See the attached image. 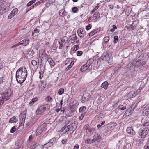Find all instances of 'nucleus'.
<instances>
[{"label":"nucleus","mask_w":149,"mask_h":149,"mask_svg":"<svg viewBox=\"0 0 149 149\" xmlns=\"http://www.w3.org/2000/svg\"><path fill=\"white\" fill-rule=\"evenodd\" d=\"M31 64L34 66L36 65H37V63L35 60H33L31 61Z\"/></svg>","instance_id":"obj_44"},{"label":"nucleus","mask_w":149,"mask_h":149,"mask_svg":"<svg viewBox=\"0 0 149 149\" xmlns=\"http://www.w3.org/2000/svg\"><path fill=\"white\" fill-rule=\"evenodd\" d=\"M51 99H52L51 97L49 96L47 97L46 98V100L48 101H49V102L51 100Z\"/></svg>","instance_id":"obj_54"},{"label":"nucleus","mask_w":149,"mask_h":149,"mask_svg":"<svg viewBox=\"0 0 149 149\" xmlns=\"http://www.w3.org/2000/svg\"><path fill=\"white\" fill-rule=\"evenodd\" d=\"M14 16V15H13V14H12L11 13L8 15V18L9 19H11Z\"/></svg>","instance_id":"obj_52"},{"label":"nucleus","mask_w":149,"mask_h":149,"mask_svg":"<svg viewBox=\"0 0 149 149\" xmlns=\"http://www.w3.org/2000/svg\"><path fill=\"white\" fill-rule=\"evenodd\" d=\"M86 107L85 106H82L79 109V111L80 112H82L86 110Z\"/></svg>","instance_id":"obj_30"},{"label":"nucleus","mask_w":149,"mask_h":149,"mask_svg":"<svg viewBox=\"0 0 149 149\" xmlns=\"http://www.w3.org/2000/svg\"><path fill=\"white\" fill-rule=\"evenodd\" d=\"M101 58L103 60L107 61L110 65H111L113 63V59L112 56L111 54H109L108 52H104Z\"/></svg>","instance_id":"obj_2"},{"label":"nucleus","mask_w":149,"mask_h":149,"mask_svg":"<svg viewBox=\"0 0 149 149\" xmlns=\"http://www.w3.org/2000/svg\"><path fill=\"white\" fill-rule=\"evenodd\" d=\"M45 87L44 86L41 85L39 86V89L40 91H42L43 90Z\"/></svg>","instance_id":"obj_53"},{"label":"nucleus","mask_w":149,"mask_h":149,"mask_svg":"<svg viewBox=\"0 0 149 149\" xmlns=\"http://www.w3.org/2000/svg\"><path fill=\"white\" fill-rule=\"evenodd\" d=\"M72 11L74 13H76L78 11V8L76 7H74L72 8Z\"/></svg>","instance_id":"obj_36"},{"label":"nucleus","mask_w":149,"mask_h":149,"mask_svg":"<svg viewBox=\"0 0 149 149\" xmlns=\"http://www.w3.org/2000/svg\"><path fill=\"white\" fill-rule=\"evenodd\" d=\"M100 17V14L98 12H96L93 15V18L94 20L96 21L99 19Z\"/></svg>","instance_id":"obj_13"},{"label":"nucleus","mask_w":149,"mask_h":149,"mask_svg":"<svg viewBox=\"0 0 149 149\" xmlns=\"http://www.w3.org/2000/svg\"><path fill=\"white\" fill-rule=\"evenodd\" d=\"M64 91V89L62 88H60L58 91V94L61 95L62 94Z\"/></svg>","instance_id":"obj_35"},{"label":"nucleus","mask_w":149,"mask_h":149,"mask_svg":"<svg viewBox=\"0 0 149 149\" xmlns=\"http://www.w3.org/2000/svg\"><path fill=\"white\" fill-rule=\"evenodd\" d=\"M77 38V37L76 34H73L69 37L67 42L68 43H73L75 42Z\"/></svg>","instance_id":"obj_8"},{"label":"nucleus","mask_w":149,"mask_h":149,"mask_svg":"<svg viewBox=\"0 0 149 149\" xmlns=\"http://www.w3.org/2000/svg\"><path fill=\"white\" fill-rule=\"evenodd\" d=\"M19 43L20 45H22L26 46L29 44V41L26 39H24L19 42Z\"/></svg>","instance_id":"obj_15"},{"label":"nucleus","mask_w":149,"mask_h":149,"mask_svg":"<svg viewBox=\"0 0 149 149\" xmlns=\"http://www.w3.org/2000/svg\"><path fill=\"white\" fill-rule=\"evenodd\" d=\"M109 124H107L105 125L104 126V127H107V129H106V131H109L110 130H111V128H110V126H109Z\"/></svg>","instance_id":"obj_46"},{"label":"nucleus","mask_w":149,"mask_h":149,"mask_svg":"<svg viewBox=\"0 0 149 149\" xmlns=\"http://www.w3.org/2000/svg\"><path fill=\"white\" fill-rule=\"evenodd\" d=\"M143 113L145 115H147L149 114V104L147 105L143 109Z\"/></svg>","instance_id":"obj_12"},{"label":"nucleus","mask_w":149,"mask_h":149,"mask_svg":"<svg viewBox=\"0 0 149 149\" xmlns=\"http://www.w3.org/2000/svg\"><path fill=\"white\" fill-rule=\"evenodd\" d=\"M79 48V45H76L73 47L72 49L73 51H76Z\"/></svg>","instance_id":"obj_38"},{"label":"nucleus","mask_w":149,"mask_h":149,"mask_svg":"<svg viewBox=\"0 0 149 149\" xmlns=\"http://www.w3.org/2000/svg\"><path fill=\"white\" fill-rule=\"evenodd\" d=\"M18 121L17 119H16L15 116H13L10 119L9 122L10 123H16Z\"/></svg>","instance_id":"obj_18"},{"label":"nucleus","mask_w":149,"mask_h":149,"mask_svg":"<svg viewBox=\"0 0 149 149\" xmlns=\"http://www.w3.org/2000/svg\"><path fill=\"white\" fill-rule=\"evenodd\" d=\"M126 131L128 134L131 135H134L135 134L134 131L131 127H128L126 129Z\"/></svg>","instance_id":"obj_10"},{"label":"nucleus","mask_w":149,"mask_h":149,"mask_svg":"<svg viewBox=\"0 0 149 149\" xmlns=\"http://www.w3.org/2000/svg\"><path fill=\"white\" fill-rule=\"evenodd\" d=\"M114 3L108 5L109 7L111 9L113 8Z\"/></svg>","instance_id":"obj_49"},{"label":"nucleus","mask_w":149,"mask_h":149,"mask_svg":"<svg viewBox=\"0 0 149 149\" xmlns=\"http://www.w3.org/2000/svg\"><path fill=\"white\" fill-rule=\"evenodd\" d=\"M118 108L119 109H120L121 110H123L125 109L126 108V106H123L121 104L118 106Z\"/></svg>","instance_id":"obj_31"},{"label":"nucleus","mask_w":149,"mask_h":149,"mask_svg":"<svg viewBox=\"0 0 149 149\" xmlns=\"http://www.w3.org/2000/svg\"><path fill=\"white\" fill-rule=\"evenodd\" d=\"M50 106L49 104H46L40 106L36 112V115H41L45 111H47L50 109Z\"/></svg>","instance_id":"obj_3"},{"label":"nucleus","mask_w":149,"mask_h":149,"mask_svg":"<svg viewBox=\"0 0 149 149\" xmlns=\"http://www.w3.org/2000/svg\"><path fill=\"white\" fill-rule=\"evenodd\" d=\"M75 123L72 124L71 126L70 125V131H73L75 130L76 128V126Z\"/></svg>","instance_id":"obj_21"},{"label":"nucleus","mask_w":149,"mask_h":149,"mask_svg":"<svg viewBox=\"0 0 149 149\" xmlns=\"http://www.w3.org/2000/svg\"><path fill=\"white\" fill-rule=\"evenodd\" d=\"M94 129L92 128L90 129L88 131V134L90 136L92 135L94 132Z\"/></svg>","instance_id":"obj_26"},{"label":"nucleus","mask_w":149,"mask_h":149,"mask_svg":"<svg viewBox=\"0 0 149 149\" xmlns=\"http://www.w3.org/2000/svg\"><path fill=\"white\" fill-rule=\"evenodd\" d=\"M100 139V134H95L93 136V139L94 141L95 142L96 141Z\"/></svg>","instance_id":"obj_19"},{"label":"nucleus","mask_w":149,"mask_h":149,"mask_svg":"<svg viewBox=\"0 0 149 149\" xmlns=\"http://www.w3.org/2000/svg\"><path fill=\"white\" fill-rule=\"evenodd\" d=\"M89 125H88V124H86V125H85L84 126V129H85V130H88L90 129L89 128Z\"/></svg>","instance_id":"obj_47"},{"label":"nucleus","mask_w":149,"mask_h":149,"mask_svg":"<svg viewBox=\"0 0 149 149\" xmlns=\"http://www.w3.org/2000/svg\"><path fill=\"white\" fill-rule=\"evenodd\" d=\"M4 66V63L2 62L1 59H0V69L3 68Z\"/></svg>","instance_id":"obj_40"},{"label":"nucleus","mask_w":149,"mask_h":149,"mask_svg":"<svg viewBox=\"0 0 149 149\" xmlns=\"http://www.w3.org/2000/svg\"><path fill=\"white\" fill-rule=\"evenodd\" d=\"M129 28V31H131L132 30H133L134 29V27L132 25L130 26Z\"/></svg>","instance_id":"obj_55"},{"label":"nucleus","mask_w":149,"mask_h":149,"mask_svg":"<svg viewBox=\"0 0 149 149\" xmlns=\"http://www.w3.org/2000/svg\"><path fill=\"white\" fill-rule=\"evenodd\" d=\"M79 148V145L78 144H76L74 146L73 149H78Z\"/></svg>","instance_id":"obj_56"},{"label":"nucleus","mask_w":149,"mask_h":149,"mask_svg":"<svg viewBox=\"0 0 149 149\" xmlns=\"http://www.w3.org/2000/svg\"><path fill=\"white\" fill-rule=\"evenodd\" d=\"M130 95H132V97L135 96L136 95V93H135L134 91H131L129 93Z\"/></svg>","instance_id":"obj_43"},{"label":"nucleus","mask_w":149,"mask_h":149,"mask_svg":"<svg viewBox=\"0 0 149 149\" xmlns=\"http://www.w3.org/2000/svg\"><path fill=\"white\" fill-rule=\"evenodd\" d=\"M39 30H38L37 28H35L34 31L32 32V35L33 36L34 34L35 33H39Z\"/></svg>","instance_id":"obj_34"},{"label":"nucleus","mask_w":149,"mask_h":149,"mask_svg":"<svg viewBox=\"0 0 149 149\" xmlns=\"http://www.w3.org/2000/svg\"><path fill=\"white\" fill-rule=\"evenodd\" d=\"M77 33L79 37L80 38L84 37L85 35L84 31H81V30H78L77 31Z\"/></svg>","instance_id":"obj_14"},{"label":"nucleus","mask_w":149,"mask_h":149,"mask_svg":"<svg viewBox=\"0 0 149 149\" xmlns=\"http://www.w3.org/2000/svg\"><path fill=\"white\" fill-rule=\"evenodd\" d=\"M108 85V83L107 81L103 82L101 86V87L103 88L104 89L106 90L107 88Z\"/></svg>","instance_id":"obj_20"},{"label":"nucleus","mask_w":149,"mask_h":149,"mask_svg":"<svg viewBox=\"0 0 149 149\" xmlns=\"http://www.w3.org/2000/svg\"><path fill=\"white\" fill-rule=\"evenodd\" d=\"M4 100H0V105H1L3 104L4 102Z\"/></svg>","instance_id":"obj_61"},{"label":"nucleus","mask_w":149,"mask_h":149,"mask_svg":"<svg viewBox=\"0 0 149 149\" xmlns=\"http://www.w3.org/2000/svg\"><path fill=\"white\" fill-rule=\"evenodd\" d=\"M109 40V36H107L105 37L103 39V42L102 43V45L104 46L106 43H107Z\"/></svg>","instance_id":"obj_16"},{"label":"nucleus","mask_w":149,"mask_h":149,"mask_svg":"<svg viewBox=\"0 0 149 149\" xmlns=\"http://www.w3.org/2000/svg\"><path fill=\"white\" fill-rule=\"evenodd\" d=\"M145 126H149V122H148L147 123L146 122L145 124Z\"/></svg>","instance_id":"obj_63"},{"label":"nucleus","mask_w":149,"mask_h":149,"mask_svg":"<svg viewBox=\"0 0 149 149\" xmlns=\"http://www.w3.org/2000/svg\"><path fill=\"white\" fill-rule=\"evenodd\" d=\"M50 146H50V144L48 142L44 144L43 146V147L45 148H47Z\"/></svg>","instance_id":"obj_42"},{"label":"nucleus","mask_w":149,"mask_h":149,"mask_svg":"<svg viewBox=\"0 0 149 149\" xmlns=\"http://www.w3.org/2000/svg\"><path fill=\"white\" fill-rule=\"evenodd\" d=\"M70 125H68L64 128L63 131L64 132H66L69 131H70Z\"/></svg>","instance_id":"obj_32"},{"label":"nucleus","mask_w":149,"mask_h":149,"mask_svg":"<svg viewBox=\"0 0 149 149\" xmlns=\"http://www.w3.org/2000/svg\"><path fill=\"white\" fill-rule=\"evenodd\" d=\"M47 123L45 124H43L39 127L37 129V130L36 132L37 136L39 135L44 131H45L44 130V128L47 126Z\"/></svg>","instance_id":"obj_7"},{"label":"nucleus","mask_w":149,"mask_h":149,"mask_svg":"<svg viewBox=\"0 0 149 149\" xmlns=\"http://www.w3.org/2000/svg\"><path fill=\"white\" fill-rule=\"evenodd\" d=\"M61 41L60 42H62V43H63L65 41V39H64L63 38H62L61 39Z\"/></svg>","instance_id":"obj_62"},{"label":"nucleus","mask_w":149,"mask_h":149,"mask_svg":"<svg viewBox=\"0 0 149 149\" xmlns=\"http://www.w3.org/2000/svg\"><path fill=\"white\" fill-rule=\"evenodd\" d=\"M33 139V136L32 135H30L29 138V141H31Z\"/></svg>","instance_id":"obj_57"},{"label":"nucleus","mask_w":149,"mask_h":149,"mask_svg":"<svg viewBox=\"0 0 149 149\" xmlns=\"http://www.w3.org/2000/svg\"><path fill=\"white\" fill-rule=\"evenodd\" d=\"M3 77V74L1 73H0V83H1L3 82V79L2 78Z\"/></svg>","instance_id":"obj_45"},{"label":"nucleus","mask_w":149,"mask_h":149,"mask_svg":"<svg viewBox=\"0 0 149 149\" xmlns=\"http://www.w3.org/2000/svg\"><path fill=\"white\" fill-rule=\"evenodd\" d=\"M98 31V29H96L92 31L89 34L90 36H92L95 34Z\"/></svg>","instance_id":"obj_25"},{"label":"nucleus","mask_w":149,"mask_h":149,"mask_svg":"<svg viewBox=\"0 0 149 149\" xmlns=\"http://www.w3.org/2000/svg\"><path fill=\"white\" fill-rule=\"evenodd\" d=\"M72 67L71 65H68L67 67L66 68V69L67 70H69L70 68Z\"/></svg>","instance_id":"obj_58"},{"label":"nucleus","mask_w":149,"mask_h":149,"mask_svg":"<svg viewBox=\"0 0 149 149\" xmlns=\"http://www.w3.org/2000/svg\"><path fill=\"white\" fill-rule=\"evenodd\" d=\"M67 12L65 11L64 9H62L60 10L59 11V14L60 15L64 17L67 15Z\"/></svg>","instance_id":"obj_17"},{"label":"nucleus","mask_w":149,"mask_h":149,"mask_svg":"<svg viewBox=\"0 0 149 149\" xmlns=\"http://www.w3.org/2000/svg\"><path fill=\"white\" fill-rule=\"evenodd\" d=\"M144 149H149V146L144 147Z\"/></svg>","instance_id":"obj_64"},{"label":"nucleus","mask_w":149,"mask_h":149,"mask_svg":"<svg viewBox=\"0 0 149 149\" xmlns=\"http://www.w3.org/2000/svg\"><path fill=\"white\" fill-rule=\"evenodd\" d=\"M36 1V0H32L29 1L27 4L28 7H29L32 5Z\"/></svg>","instance_id":"obj_29"},{"label":"nucleus","mask_w":149,"mask_h":149,"mask_svg":"<svg viewBox=\"0 0 149 149\" xmlns=\"http://www.w3.org/2000/svg\"><path fill=\"white\" fill-rule=\"evenodd\" d=\"M114 41L113 42L114 44H116L118 40V36H116L114 37Z\"/></svg>","instance_id":"obj_33"},{"label":"nucleus","mask_w":149,"mask_h":149,"mask_svg":"<svg viewBox=\"0 0 149 149\" xmlns=\"http://www.w3.org/2000/svg\"><path fill=\"white\" fill-rule=\"evenodd\" d=\"M83 54V52L81 51H78L77 52V55L78 56H81Z\"/></svg>","instance_id":"obj_39"},{"label":"nucleus","mask_w":149,"mask_h":149,"mask_svg":"<svg viewBox=\"0 0 149 149\" xmlns=\"http://www.w3.org/2000/svg\"><path fill=\"white\" fill-rule=\"evenodd\" d=\"M38 99L36 98H33L30 101L29 105L30 106H31L34 104L36 101H37Z\"/></svg>","instance_id":"obj_24"},{"label":"nucleus","mask_w":149,"mask_h":149,"mask_svg":"<svg viewBox=\"0 0 149 149\" xmlns=\"http://www.w3.org/2000/svg\"><path fill=\"white\" fill-rule=\"evenodd\" d=\"M18 11V10L17 8H15L13 9L11 12V13L14 16L16 14Z\"/></svg>","instance_id":"obj_27"},{"label":"nucleus","mask_w":149,"mask_h":149,"mask_svg":"<svg viewBox=\"0 0 149 149\" xmlns=\"http://www.w3.org/2000/svg\"><path fill=\"white\" fill-rule=\"evenodd\" d=\"M58 43H59V49H61L63 47V43L62 42H58Z\"/></svg>","instance_id":"obj_37"},{"label":"nucleus","mask_w":149,"mask_h":149,"mask_svg":"<svg viewBox=\"0 0 149 149\" xmlns=\"http://www.w3.org/2000/svg\"><path fill=\"white\" fill-rule=\"evenodd\" d=\"M20 45V44L19 43V42L17 43V44H16L11 47L12 48H15L17 47Z\"/></svg>","instance_id":"obj_50"},{"label":"nucleus","mask_w":149,"mask_h":149,"mask_svg":"<svg viewBox=\"0 0 149 149\" xmlns=\"http://www.w3.org/2000/svg\"><path fill=\"white\" fill-rule=\"evenodd\" d=\"M50 65L52 66L55 65V62L51 58H49L47 59Z\"/></svg>","instance_id":"obj_23"},{"label":"nucleus","mask_w":149,"mask_h":149,"mask_svg":"<svg viewBox=\"0 0 149 149\" xmlns=\"http://www.w3.org/2000/svg\"><path fill=\"white\" fill-rule=\"evenodd\" d=\"M27 75V70L25 68H19L16 73V81L19 83H22L25 81Z\"/></svg>","instance_id":"obj_1"},{"label":"nucleus","mask_w":149,"mask_h":149,"mask_svg":"<svg viewBox=\"0 0 149 149\" xmlns=\"http://www.w3.org/2000/svg\"><path fill=\"white\" fill-rule=\"evenodd\" d=\"M148 128L145 126L141 127L139 131V134L141 136H144L148 134Z\"/></svg>","instance_id":"obj_4"},{"label":"nucleus","mask_w":149,"mask_h":149,"mask_svg":"<svg viewBox=\"0 0 149 149\" xmlns=\"http://www.w3.org/2000/svg\"><path fill=\"white\" fill-rule=\"evenodd\" d=\"M99 7V6H95V8L92 10V13H93V12H95V11H96L98 8Z\"/></svg>","instance_id":"obj_51"},{"label":"nucleus","mask_w":149,"mask_h":149,"mask_svg":"<svg viewBox=\"0 0 149 149\" xmlns=\"http://www.w3.org/2000/svg\"><path fill=\"white\" fill-rule=\"evenodd\" d=\"M84 117V114H81L79 118V119L80 120H82L83 118Z\"/></svg>","instance_id":"obj_60"},{"label":"nucleus","mask_w":149,"mask_h":149,"mask_svg":"<svg viewBox=\"0 0 149 149\" xmlns=\"http://www.w3.org/2000/svg\"><path fill=\"white\" fill-rule=\"evenodd\" d=\"M135 65L138 67L141 70H143L146 68L147 65L144 62L142 63L140 61H137Z\"/></svg>","instance_id":"obj_5"},{"label":"nucleus","mask_w":149,"mask_h":149,"mask_svg":"<svg viewBox=\"0 0 149 149\" xmlns=\"http://www.w3.org/2000/svg\"><path fill=\"white\" fill-rule=\"evenodd\" d=\"M94 142V141H93V139L91 140L90 139H87L86 141V142L87 144H91Z\"/></svg>","instance_id":"obj_28"},{"label":"nucleus","mask_w":149,"mask_h":149,"mask_svg":"<svg viewBox=\"0 0 149 149\" xmlns=\"http://www.w3.org/2000/svg\"><path fill=\"white\" fill-rule=\"evenodd\" d=\"M91 27L92 25L90 24H89L86 27V29L87 30H88L91 28Z\"/></svg>","instance_id":"obj_48"},{"label":"nucleus","mask_w":149,"mask_h":149,"mask_svg":"<svg viewBox=\"0 0 149 149\" xmlns=\"http://www.w3.org/2000/svg\"><path fill=\"white\" fill-rule=\"evenodd\" d=\"M56 140V138L55 137L53 138L50 139V141L48 142L50 144V146H52L55 143Z\"/></svg>","instance_id":"obj_22"},{"label":"nucleus","mask_w":149,"mask_h":149,"mask_svg":"<svg viewBox=\"0 0 149 149\" xmlns=\"http://www.w3.org/2000/svg\"><path fill=\"white\" fill-rule=\"evenodd\" d=\"M66 140L63 139L61 141V142L63 144H65Z\"/></svg>","instance_id":"obj_59"},{"label":"nucleus","mask_w":149,"mask_h":149,"mask_svg":"<svg viewBox=\"0 0 149 149\" xmlns=\"http://www.w3.org/2000/svg\"><path fill=\"white\" fill-rule=\"evenodd\" d=\"M92 61H93L91 59L88 60L86 63L81 67L80 70L83 72L87 70L92 64Z\"/></svg>","instance_id":"obj_6"},{"label":"nucleus","mask_w":149,"mask_h":149,"mask_svg":"<svg viewBox=\"0 0 149 149\" xmlns=\"http://www.w3.org/2000/svg\"><path fill=\"white\" fill-rule=\"evenodd\" d=\"M11 94L12 92L10 90H8L7 92L5 93L2 95L3 100L5 101L9 100Z\"/></svg>","instance_id":"obj_9"},{"label":"nucleus","mask_w":149,"mask_h":149,"mask_svg":"<svg viewBox=\"0 0 149 149\" xmlns=\"http://www.w3.org/2000/svg\"><path fill=\"white\" fill-rule=\"evenodd\" d=\"M16 130V128L14 126H13L11 128L10 132L11 133H13Z\"/></svg>","instance_id":"obj_41"},{"label":"nucleus","mask_w":149,"mask_h":149,"mask_svg":"<svg viewBox=\"0 0 149 149\" xmlns=\"http://www.w3.org/2000/svg\"><path fill=\"white\" fill-rule=\"evenodd\" d=\"M90 97V96L88 94H85L82 97V103H83L84 102L88 100Z\"/></svg>","instance_id":"obj_11"}]
</instances>
